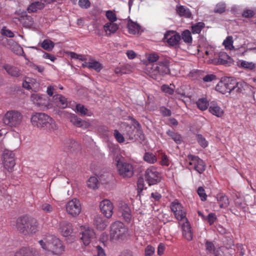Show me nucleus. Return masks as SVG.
<instances>
[{
    "label": "nucleus",
    "mask_w": 256,
    "mask_h": 256,
    "mask_svg": "<svg viewBox=\"0 0 256 256\" xmlns=\"http://www.w3.org/2000/svg\"><path fill=\"white\" fill-rule=\"evenodd\" d=\"M98 181L95 176H91L87 181L88 186L92 189L94 190L98 188Z\"/></svg>",
    "instance_id": "obj_40"
},
{
    "label": "nucleus",
    "mask_w": 256,
    "mask_h": 256,
    "mask_svg": "<svg viewBox=\"0 0 256 256\" xmlns=\"http://www.w3.org/2000/svg\"><path fill=\"white\" fill-rule=\"evenodd\" d=\"M32 102L38 107H46L47 106V101L46 96L39 94H32L30 96Z\"/></svg>",
    "instance_id": "obj_17"
},
{
    "label": "nucleus",
    "mask_w": 256,
    "mask_h": 256,
    "mask_svg": "<svg viewBox=\"0 0 256 256\" xmlns=\"http://www.w3.org/2000/svg\"><path fill=\"white\" fill-rule=\"evenodd\" d=\"M14 156L15 154L13 152L8 150L4 151L2 154L3 164L4 168L8 172H12L16 164Z\"/></svg>",
    "instance_id": "obj_10"
},
{
    "label": "nucleus",
    "mask_w": 256,
    "mask_h": 256,
    "mask_svg": "<svg viewBox=\"0 0 256 256\" xmlns=\"http://www.w3.org/2000/svg\"><path fill=\"white\" fill-rule=\"evenodd\" d=\"M197 192L202 201H204L206 200L207 195L206 194L205 190L202 187H198Z\"/></svg>",
    "instance_id": "obj_55"
},
{
    "label": "nucleus",
    "mask_w": 256,
    "mask_h": 256,
    "mask_svg": "<svg viewBox=\"0 0 256 256\" xmlns=\"http://www.w3.org/2000/svg\"><path fill=\"white\" fill-rule=\"evenodd\" d=\"M216 91L222 94L228 93V89L226 87L225 84L223 82L222 80L220 81L216 86Z\"/></svg>",
    "instance_id": "obj_45"
},
{
    "label": "nucleus",
    "mask_w": 256,
    "mask_h": 256,
    "mask_svg": "<svg viewBox=\"0 0 256 256\" xmlns=\"http://www.w3.org/2000/svg\"><path fill=\"white\" fill-rule=\"evenodd\" d=\"M234 86V92L238 93H243L246 88L248 86L246 83L244 82H236V80H235V84Z\"/></svg>",
    "instance_id": "obj_34"
},
{
    "label": "nucleus",
    "mask_w": 256,
    "mask_h": 256,
    "mask_svg": "<svg viewBox=\"0 0 256 256\" xmlns=\"http://www.w3.org/2000/svg\"><path fill=\"white\" fill-rule=\"evenodd\" d=\"M216 79V76L214 74H207L202 80L204 82H210Z\"/></svg>",
    "instance_id": "obj_61"
},
{
    "label": "nucleus",
    "mask_w": 256,
    "mask_h": 256,
    "mask_svg": "<svg viewBox=\"0 0 256 256\" xmlns=\"http://www.w3.org/2000/svg\"><path fill=\"white\" fill-rule=\"evenodd\" d=\"M226 9V4L223 2H220L216 6V7L214 10V12L216 13H222L225 11Z\"/></svg>",
    "instance_id": "obj_51"
},
{
    "label": "nucleus",
    "mask_w": 256,
    "mask_h": 256,
    "mask_svg": "<svg viewBox=\"0 0 256 256\" xmlns=\"http://www.w3.org/2000/svg\"><path fill=\"white\" fill-rule=\"evenodd\" d=\"M22 119L23 116L20 112L10 110L4 114L2 121L5 125L9 127L16 128L21 124Z\"/></svg>",
    "instance_id": "obj_3"
},
{
    "label": "nucleus",
    "mask_w": 256,
    "mask_h": 256,
    "mask_svg": "<svg viewBox=\"0 0 256 256\" xmlns=\"http://www.w3.org/2000/svg\"><path fill=\"white\" fill-rule=\"evenodd\" d=\"M54 43L50 40H44L41 44V46L45 50L50 51L54 47Z\"/></svg>",
    "instance_id": "obj_43"
},
{
    "label": "nucleus",
    "mask_w": 256,
    "mask_h": 256,
    "mask_svg": "<svg viewBox=\"0 0 256 256\" xmlns=\"http://www.w3.org/2000/svg\"><path fill=\"white\" fill-rule=\"evenodd\" d=\"M229 56L224 52H221L219 54L218 58H214L213 62L216 64H224L228 62Z\"/></svg>",
    "instance_id": "obj_32"
},
{
    "label": "nucleus",
    "mask_w": 256,
    "mask_h": 256,
    "mask_svg": "<svg viewBox=\"0 0 256 256\" xmlns=\"http://www.w3.org/2000/svg\"><path fill=\"white\" fill-rule=\"evenodd\" d=\"M114 72L116 74L122 75L128 73L129 70L126 68V66H122L116 68Z\"/></svg>",
    "instance_id": "obj_50"
},
{
    "label": "nucleus",
    "mask_w": 256,
    "mask_h": 256,
    "mask_svg": "<svg viewBox=\"0 0 256 256\" xmlns=\"http://www.w3.org/2000/svg\"><path fill=\"white\" fill-rule=\"evenodd\" d=\"M140 134L142 132L140 130L137 131V128L136 126H131L126 125L125 127L124 133L126 137L129 140H133L135 138L136 134Z\"/></svg>",
    "instance_id": "obj_21"
},
{
    "label": "nucleus",
    "mask_w": 256,
    "mask_h": 256,
    "mask_svg": "<svg viewBox=\"0 0 256 256\" xmlns=\"http://www.w3.org/2000/svg\"><path fill=\"white\" fill-rule=\"evenodd\" d=\"M160 164L162 166H168L170 164L168 158L165 154L162 155Z\"/></svg>",
    "instance_id": "obj_60"
},
{
    "label": "nucleus",
    "mask_w": 256,
    "mask_h": 256,
    "mask_svg": "<svg viewBox=\"0 0 256 256\" xmlns=\"http://www.w3.org/2000/svg\"><path fill=\"white\" fill-rule=\"evenodd\" d=\"M206 219L208 220V222L209 224H212L216 222L217 218L214 213H210L206 216Z\"/></svg>",
    "instance_id": "obj_57"
},
{
    "label": "nucleus",
    "mask_w": 256,
    "mask_h": 256,
    "mask_svg": "<svg viewBox=\"0 0 256 256\" xmlns=\"http://www.w3.org/2000/svg\"><path fill=\"white\" fill-rule=\"evenodd\" d=\"M96 250L97 251L96 256H106L104 250L101 246H97Z\"/></svg>",
    "instance_id": "obj_64"
},
{
    "label": "nucleus",
    "mask_w": 256,
    "mask_h": 256,
    "mask_svg": "<svg viewBox=\"0 0 256 256\" xmlns=\"http://www.w3.org/2000/svg\"><path fill=\"white\" fill-rule=\"evenodd\" d=\"M226 87L228 89V93L234 91L235 84V79L232 78H226L222 80Z\"/></svg>",
    "instance_id": "obj_33"
},
{
    "label": "nucleus",
    "mask_w": 256,
    "mask_h": 256,
    "mask_svg": "<svg viewBox=\"0 0 256 256\" xmlns=\"http://www.w3.org/2000/svg\"><path fill=\"white\" fill-rule=\"evenodd\" d=\"M233 38L232 36H228L223 42V44L227 50H232L234 46L232 45Z\"/></svg>",
    "instance_id": "obj_44"
},
{
    "label": "nucleus",
    "mask_w": 256,
    "mask_h": 256,
    "mask_svg": "<svg viewBox=\"0 0 256 256\" xmlns=\"http://www.w3.org/2000/svg\"><path fill=\"white\" fill-rule=\"evenodd\" d=\"M206 247L207 252L208 253H212L214 252L215 250H216L214 244L208 240L206 241Z\"/></svg>",
    "instance_id": "obj_54"
},
{
    "label": "nucleus",
    "mask_w": 256,
    "mask_h": 256,
    "mask_svg": "<svg viewBox=\"0 0 256 256\" xmlns=\"http://www.w3.org/2000/svg\"><path fill=\"white\" fill-rule=\"evenodd\" d=\"M204 27V24L202 22H199L193 26L192 28L193 34H198L202 30Z\"/></svg>",
    "instance_id": "obj_46"
},
{
    "label": "nucleus",
    "mask_w": 256,
    "mask_h": 256,
    "mask_svg": "<svg viewBox=\"0 0 256 256\" xmlns=\"http://www.w3.org/2000/svg\"><path fill=\"white\" fill-rule=\"evenodd\" d=\"M114 136L118 142L122 143L124 142V136L116 130H114Z\"/></svg>",
    "instance_id": "obj_56"
},
{
    "label": "nucleus",
    "mask_w": 256,
    "mask_h": 256,
    "mask_svg": "<svg viewBox=\"0 0 256 256\" xmlns=\"http://www.w3.org/2000/svg\"><path fill=\"white\" fill-rule=\"evenodd\" d=\"M182 38L184 42L188 44L192 43V39L191 33L190 30H184L182 34Z\"/></svg>",
    "instance_id": "obj_42"
},
{
    "label": "nucleus",
    "mask_w": 256,
    "mask_h": 256,
    "mask_svg": "<svg viewBox=\"0 0 256 256\" xmlns=\"http://www.w3.org/2000/svg\"><path fill=\"white\" fill-rule=\"evenodd\" d=\"M209 112L218 118L222 117L224 113V110L217 104L211 103L209 107Z\"/></svg>",
    "instance_id": "obj_23"
},
{
    "label": "nucleus",
    "mask_w": 256,
    "mask_h": 256,
    "mask_svg": "<svg viewBox=\"0 0 256 256\" xmlns=\"http://www.w3.org/2000/svg\"><path fill=\"white\" fill-rule=\"evenodd\" d=\"M8 44L10 45V48L16 54L22 55L24 54L22 47L14 40H10Z\"/></svg>",
    "instance_id": "obj_27"
},
{
    "label": "nucleus",
    "mask_w": 256,
    "mask_h": 256,
    "mask_svg": "<svg viewBox=\"0 0 256 256\" xmlns=\"http://www.w3.org/2000/svg\"><path fill=\"white\" fill-rule=\"evenodd\" d=\"M166 134L170 136L176 144H180L182 142L181 136L177 132L170 130L166 131Z\"/></svg>",
    "instance_id": "obj_39"
},
{
    "label": "nucleus",
    "mask_w": 256,
    "mask_h": 256,
    "mask_svg": "<svg viewBox=\"0 0 256 256\" xmlns=\"http://www.w3.org/2000/svg\"><path fill=\"white\" fill-rule=\"evenodd\" d=\"M190 162L188 164L194 167V169L199 174H202L206 170L204 162L198 156L189 154L188 156Z\"/></svg>",
    "instance_id": "obj_11"
},
{
    "label": "nucleus",
    "mask_w": 256,
    "mask_h": 256,
    "mask_svg": "<svg viewBox=\"0 0 256 256\" xmlns=\"http://www.w3.org/2000/svg\"><path fill=\"white\" fill-rule=\"evenodd\" d=\"M217 201L219 204V206L222 208H227L230 202L228 198L222 194H220L217 196Z\"/></svg>",
    "instance_id": "obj_28"
},
{
    "label": "nucleus",
    "mask_w": 256,
    "mask_h": 256,
    "mask_svg": "<svg viewBox=\"0 0 256 256\" xmlns=\"http://www.w3.org/2000/svg\"><path fill=\"white\" fill-rule=\"evenodd\" d=\"M101 212L107 218H110L113 214L114 205L109 200H104L100 204Z\"/></svg>",
    "instance_id": "obj_12"
},
{
    "label": "nucleus",
    "mask_w": 256,
    "mask_h": 256,
    "mask_svg": "<svg viewBox=\"0 0 256 256\" xmlns=\"http://www.w3.org/2000/svg\"><path fill=\"white\" fill-rule=\"evenodd\" d=\"M176 10L177 13L180 16H184L187 18H190L192 16V13L190 10L184 6H177L176 8Z\"/></svg>",
    "instance_id": "obj_30"
},
{
    "label": "nucleus",
    "mask_w": 256,
    "mask_h": 256,
    "mask_svg": "<svg viewBox=\"0 0 256 256\" xmlns=\"http://www.w3.org/2000/svg\"><path fill=\"white\" fill-rule=\"evenodd\" d=\"M106 16L107 18L110 22H114L117 20L116 14L110 10L106 12Z\"/></svg>",
    "instance_id": "obj_53"
},
{
    "label": "nucleus",
    "mask_w": 256,
    "mask_h": 256,
    "mask_svg": "<svg viewBox=\"0 0 256 256\" xmlns=\"http://www.w3.org/2000/svg\"><path fill=\"white\" fill-rule=\"evenodd\" d=\"M30 121L33 126L49 131L54 130L58 128L55 121L44 113L37 112L32 114Z\"/></svg>",
    "instance_id": "obj_2"
},
{
    "label": "nucleus",
    "mask_w": 256,
    "mask_h": 256,
    "mask_svg": "<svg viewBox=\"0 0 256 256\" xmlns=\"http://www.w3.org/2000/svg\"><path fill=\"white\" fill-rule=\"evenodd\" d=\"M181 228L184 236L188 241L192 240V234L190 225H182Z\"/></svg>",
    "instance_id": "obj_31"
},
{
    "label": "nucleus",
    "mask_w": 256,
    "mask_h": 256,
    "mask_svg": "<svg viewBox=\"0 0 256 256\" xmlns=\"http://www.w3.org/2000/svg\"><path fill=\"white\" fill-rule=\"evenodd\" d=\"M170 209L174 212L176 219L185 224L188 222L186 218V211L182 204L178 200H175L170 204Z\"/></svg>",
    "instance_id": "obj_5"
},
{
    "label": "nucleus",
    "mask_w": 256,
    "mask_h": 256,
    "mask_svg": "<svg viewBox=\"0 0 256 256\" xmlns=\"http://www.w3.org/2000/svg\"><path fill=\"white\" fill-rule=\"evenodd\" d=\"M144 160L150 164H154L156 161V157L152 153L146 152L144 156Z\"/></svg>",
    "instance_id": "obj_48"
},
{
    "label": "nucleus",
    "mask_w": 256,
    "mask_h": 256,
    "mask_svg": "<svg viewBox=\"0 0 256 256\" xmlns=\"http://www.w3.org/2000/svg\"><path fill=\"white\" fill-rule=\"evenodd\" d=\"M224 243L227 248H230L234 246L233 240L230 238H225L224 240Z\"/></svg>",
    "instance_id": "obj_62"
},
{
    "label": "nucleus",
    "mask_w": 256,
    "mask_h": 256,
    "mask_svg": "<svg viewBox=\"0 0 256 256\" xmlns=\"http://www.w3.org/2000/svg\"><path fill=\"white\" fill-rule=\"evenodd\" d=\"M18 20L25 28H30L34 24L33 18L28 14L26 12H22L20 13Z\"/></svg>",
    "instance_id": "obj_18"
},
{
    "label": "nucleus",
    "mask_w": 256,
    "mask_h": 256,
    "mask_svg": "<svg viewBox=\"0 0 256 256\" xmlns=\"http://www.w3.org/2000/svg\"><path fill=\"white\" fill-rule=\"evenodd\" d=\"M120 210L122 213V216L124 220L126 222H130L132 218L131 210L127 204H122L120 208Z\"/></svg>",
    "instance_id": "obj_20"
},
{
    "label": "nucleus",
    "mask_w": 256,
    "mask_h": 256,
    "mask_svg": "<svg viewBox=\"0 0 256 256\" xmlns=\"http://www.w3.org/2000/svg\"><path fill=\"white\" fill-rule=\"evenodd\" d=\"M164 39L166 40L170 45L174 46L178 44L181 37L179 34L176 33L174 32L169 31L164 34Z\"/></svg>",
    "instance_id": "obj_14"
},
{
    "label": "nucleus",
    "mask_w": 256,
    "mask_h": 256,
    "mask_svg": "<svg viewBox=\"0 0 256 256\" xmlns=\"http://www.w3.org/2000/svg\"><path fill=\"white\" fill-rule=\"evenodd\" d=\"M36 222V220L28 216H24L19 217L16 221V224H30Z\"/></svg>",
    "instance_id": "obj_35"
},
{
    "label": "nucleus",
    "mask_w": 256,
    "mask_h": 256,
    "mask_svg": "<svg viewBox=\"0 0 256 256\" xmlns=\"http://www.w3.org/2000/svg\"><path fill=\"white\" fill-rule=\"evenodd\" d=\"M118 28V25L114 22H108L104 26V30L107 36H110L114 34Z\"/></svg>",
    "instance_id": "obj_22"
},
{
    "label": "nucleus",
    "mask_w": 256,
    "mask_h": 256,
    "mask_svg": "<svg viewBox=\"0 0 256 256\" xmlns=\"http://www.w3.org/2000/svg\"><path fill=\"white\" fill-rule=\"evenodd\" d=\"M116 168L118 174L122 178H130L134 174L133 165L120 159L116 160Z\"/></svg>",
    "instance_id": "obj_4"
},
{
    "label": "nucleus",
    "mask_w": 256,
    "mask_h": 256,
    "mask_svg": "<svg viewBox=\"0 0 256 256\" xmlns=\"http://www.w3.org/2000/svg\"><path fill=\"white\" fill-rule=\"evenodd\" d=\"M128 32L130 34H136L140 30L139 25L136 22L130 20L127 24Z\"/></svg>",
    "instance_id": "obj_38"
},
{
    "label": "nucleus",
    "mask_w": 256,
    "mask_h": 256,
    "mask_svg": "<svg viewBox=\"0 0 256 256\" xmlns=\"http://www.w3.org/2000/svg\"><path fill=\"white\" fill-rule=\"evenodd\" d=\"M196 139L200 144V145L202 148H206L208 146V142L206 140V138L200 134H198L196 135Z\"/></svg>",
    "instance_id": "obj_47"
},
{
    "label": "nucleus",
    "mask_w": 256,
    "mask_h": 256,
    "mask_svg": "<svg viewBox=\"0 0 256 256\" xmlns=\"http://www.w3.org/2000/svg\"><path fill=\"white\" fill-rule=\"evenodd\" d=\"M83 67H87L89 68L94 69L96 72H100L102 69V64L94 60H91L89 62H85L82 64Z\"/></svg>",
    "instance_id": "obj_26"
},
{
    "label": "nucleus",
    "mask_w": 256,
    "mask_h": 256,
    "mask_svg": "<svg viewBox=\"0 0 256 256\" xmlns=\"http://www.w3.org/2000/svg\"><path fill=\"white\" fill-rule=\"evenodd\" d=\"M54 101L57 104V106L62 108H65L67 106L66 98L61 94H55L53 96Z\"/></svg>",
    "instance_id": "obj_29"
},
{
    "label": "nucleus",
    "mask_w": 256,
    "mask_h": 256,
    "mask_svg": "<svg viewBox=\"0 0 256 256\" xmlns=\"http://www.w3.org/2000/svg\"><path fill=\"white\" fill-rule=\"evenodd\" d=\"M78 6L82 8L88 9L90 6V2L89 0H79Z\"/></svg>",
    "instance_id": "obj_52"
},
{
    "label": "nucleus",
    "mask_w": 256,
    "mask_h": 256,
    "mask_svg": "<svg viewBox=\"0 0 256 256\" xmlns=\"http://www.w3.org/2000/svg\"><path fill=\"white\" fill-rule=\"evenodd\" d=\"M60 229L62 234L66 237L70 236L73 232L72 225H62Z\"/></svg>",
    "instance_id": "obj_37"
},
{
    "label": "nucleus",
    "mask_w": 256,
    "mask_h": 256,
    "mask_svg": "<svg viewBox=\"0 0 256 256\" xmlns=\"http://www.w3.org/2000/svg\"><path fill=\"white\" fill-rule=\"evenodd\" d=\"M159 56L158 54L155 53L150 54L148 58V61L152 62H156Z\"/></svg>",
    "instance_id": "obj_63"
},
{
    "label": "nucleus",
    "mask_w": 256,
    "mask_h": 256,
    "mask_svg": "<svg viewBox=\"0 0 256 256\" xmlns=\"http://www.w3.org/2000/svg\"><path fill=\"white\" fill-rule=\"evenodd\" d=\"M66 210L68 214L74 217L76 216L80 213L82 210L80 200L77 198H73L70 200L66 206Z\"/></svg>",
    "instance_id": "obj_9"
},
{
    "label": "nucleus",
    "mask_w": 256,
    "mask_h": 256,
    "mask_svg": "<svg viewBox=\"0 0 256 256\" xmlns=\"http://www.w3.org/2000/svg\"><path fill=\"white\" fill-rule=\"evenodd\" d=\"M146 182L150 186L159 183L162 180L161 174L156 168L152 166L148 168L144 173Z\"/></svg>",
    "instance_id": "obj_7"
},
{
    "label": "nucleus",
    "mask_w": 256,
    "mask_h": 256,
    "mask_svg": "<svg viewBox=\"0 0 256 256\" xmlns=\"http://www.w3.org/2000/svg\"><path fill=\"white\" fill-rule=\"evenodd\" d=\"M76 109L81 116H90L92 115V112H90L88 108L82 104H77L76 106Z\"/></svg>",
    "instance_id": "obj_36"
},
{
    "label": "nucleus",
    "mask_w": 256,
    "mask_h": 256,
    "mask_svg": "<svg viewBox=\"0 0 256 256\" xmlns=\"http://www.w3.org/2000/svg\"><path fill=\"white\" fill-rule=\"evenodd\" d=\"M14 256H40L38 252L30 247H22L18 250Z\"/></svg>",
    "instance_id": "obj_16"
},
{
    "label": "nucleus",
    "mask_w": 256,
    "mask_h": 256,
    "mask_svg": "<svg viewBox=\"0 0 256 256\" xmlns=\"http://www.w3.org/2000/svg\"><path fill=\"white\" fill-rule=\"evenodd\" d=\"M38 242L44 250L54 255L60 256L64 251L62 242L54 234L48 233Z\"/></svg>",
    "instance_id": "obj_1"
},
{
    "label": "nucleus",
    "mask_w": 256,
    "mask_h": 256,
    "mask_svg": "<svg viewBox=\"0 0 256 256\" xmlns=\"http://www.w3.org/2000/svg\"><path fill=\"white\" fill-rule=\"evenodd\" d=\"M70 122L76 127L86 128L90 126V122L86 120H81L74 114L70 115Z\"/></svg>",
    "instance_id": "obj_19"
},
{
    "label": "nucleus",
    "mask_w": 256,
    "mask_h": 256,
    "mask_svg": "<svg viewBox=\"0 0 256 256\" xmlns=\"http://www.w3.org/2000/svg\"><path fill=\"white\" fill-rule=\"evenodd\" d=\"M196 105L198 108L202 110H204L207 109L208 108V106L209 105L208 102V100L205 98H202L199 99L196 102Z\"/></svg>",
    "instance_id": "obj_41"
},
{
    "label": "nucleus",
    "mask_w": 256,
    "mask_h": 256,
    "mask_svg": "<svg viewBox=\"0 0 256 256\" xmlns=\"http://www.w3.org/2000/svg\"><path fill=\"white\" fill-rule=\"evenodd\" d=\"M3 67L7 73L12 76L18 77L20 74V70L16 67L9 64H4Z\"/></svg>",
    "instance_id": "obj_25"
},
{
    "label": "nucleus",
    "mask_w": 256,
    "mask_h": 256,
    "mask_svg": "<svg viewBox=\"0 0 256 256\" xmlns=\"http://www.w3.org/2000/svg\"><path fill=\"white\" fill-rule=\"evenodd\" d=\"M152 69L156 74L160 75L163 76L170 72L168 61L166 60L159 62L158 64H154Z\"/></svg>",
    "instance_id": "obj_13"
},
{
    "label": "nucleus",
    "mask_w": 256,
    "mask_h": 256,
    "mask_svg": "<svg viewBox=\"0 0 256 256\" xmlns=\"http://www.w3.org/2000/svg\"><path fill=\"white\" fill-rule=\"evenodd\" d=\"M16 228L24 235H30L35 234L38 230L36 225H16Z\"/></svg>",
    "instance_id": "obj_15"
},
{
    "label": "nucleus",
    "mask_w": 256,
    "mask_h": 256,
    "mask_svg": "<svg viewBox=\"0 0 256 256\" xmlns=\"http://www.w3.org/2000/svg\"><path fill=\"white\" fill-rule=\"evenodd\" d=\"M128 230L124 225H112L110 238L112 240H124L128 235Z\"/></svg>",
    "instance_id": "obj_6"
},
{
    "label": "nucleus",
    "mask_w": 256,
    "mask_h": 256,
    "mask_svg": "<svg viewBox=\"0 0 256 256\" xmlns=\"http://www.w3.org/2000/svg\"><path fill=\"white\" fill-rule=\"evenodd\" d=\"M44 4L42 2H32L27 8V11L29 13L36 12L44 8Z\"/></svg>",
    "instance_id": "obj_24"
},
{
    "label": "nucleus",
    "mask_w": 256,
    "mask_h": 256,
    "mask_svg": "<svg viewBox=\"0 0 256 256\" xmlns=\"http://www.w3.org/2000/svg\"><path fill=\"white\" fill-rule=\"evenodd\" d=\"M81 240L84 246H88L91 240L95 237L94 230L90 225H82L80 227Z\"/></svg>",
    "instance_id": "obj_8"
},
{
    "label": "nucleus",
    "mask_w": 256,
    "mask_h": 256,
    "mask_svg": "<svg viewBox=\"0 0 256 256\" xmlns=\"http://www.w3.org/2000/svg\"><path fill=\"white\" fill-rule=\"evenodd\" d=\"M1 34L8 38H13L14 36V34L10 30L4 28L2 29Z\"/></svg>",
    "instance_id": "obj_58"
},
{
    "label": "nucleus",
    "mask_w": 256,
    "mask_h": 256,
    "mask_svg": "<svg viewBox=\"0 0 256 256\" xmlns=\"http://www.w3.org/2000/svg\"><path fill=\"white\" fill-rule=\"evenodd\" d=\"M161 90L166 94L172 95L174 92V89L168 84H164L161 86Z\"/></svg>",
    "instance_id": "obj_49"
},
{
    "label": "nucleus",
    "mask_w": 256,
    "mask_h": 256,
    "mask_svg": "<svg viewBox=\"0 0 256 256\" xmlns=\"http://www.w3.org/2000/svg\"><path fill=\"white\" fill-rule=\"evenodd\" d=\"M154 248L151 246H148L145 249V256H152L154 252Z\"/></svg>",
    "instance_id": "obj_59"
}]
</instances>
